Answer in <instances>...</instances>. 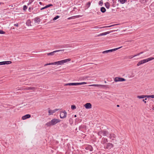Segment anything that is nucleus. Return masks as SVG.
<instances>
[{
	"mask_svg": "<svg viewBox=\"0 0 154 154\" xmlns=\"http://www.w3.org/2000/svg\"><path fill=\"white\" fill-rule=\"evenodd\" d=\"M60 120L59 119H54L51 121L45 124V125L48 127H50L51 126H53L58 123L60 122Z\"/></svg>",
	"mask_w": 154,
	"mask_h": 154,
	"instance_id": "obj_1",
	"label": "nucleus"
},
{
	"mask_svg": "<svg viewBox=\"0 0 154 154\" xmlns=\"http://www.w3.org/2000/svg\"><path fill=\"white\" fill-rule=\"evenodd\" d=\"M154 59V57H149L146 59H144L140 61L137 64V66H139L140 65L145 63L146 62H148V61L152 60Z\"/></svg>",
	"mask_w": 154,
	"mask_h": 154,
	"instance_id": "obj_2",
	"label": "nucleus"
},
{
	"mask_svg": "<svg viewBox=\"0 0 154 154\" xmlns=\"http://www.w3.org/2000/svg\"><path fill=\"white\" fill-rule=\"evenodd\" d=\"M87 82H83L80 83H71L65 84L64 85V86H66L68 85L69 86H77L79 85H84L87 84Z\"/></svg>",
	"mask_w": 154,
	"mask_h": 154,
	"instance_id": "obj_3",
	"label": "nucleus"
},
{
	"mask_svg": "<svg viewBox=\"0 0 154 154\" xmlns=\"http://www.w3.org/2000/svg\"><path fill=\"white\" fill-rule=\"evenodd\" d=\"M108 134V132L107 131H101L98 132V135L100 136V138L102 137V135L103 136H106Z\"/></svg>",
	"mask_w": 154,
	"mask_h": 154,
	"instance_id": "obj_4",
	"label": "nucleus"
},
{
	"mask_svg": "<svg viewBox=\"0 0 154 154\" xmlns=\"http://www.w3.org/2000/svg\"><path fill=\"white\" fill-rule=\"evenodd\" d=\"M122 47L121 46V47H119V48H114V49H110V50H106V51H103L102 52V53L103 54H105V53H108L109 52H112L114 51H116L120 48H122Z\"/></svg>",
	"mask_w": 154,
	"mask_h": 154,
	"instance_id": "obj_5",
	"label": "nucleus"
},
{
	"mask_svg": "<svg viewBox=\"0 0 154 154\" xmlns=\"http://www.w3.org/2000/svg\"><path fill=\"white\" fill-rule=\"evenodd\" d=\"M126 81V79L123 78L116 77L114 79L115 82H123Z\"/></svg>",
	"mask_w": 154,
	"mask_h": 154,
	"instance_id": "obj_6",
	"label": "nucleus"
},
{
	"mask_svg": "<svg viewBox=\"0 0 154 154\" xmlns=\"http://www.w3.org/2000/svg\"><path fill=\"white\" fill-rule=\"evenodd\" d=\"M67 113L65 111H61L60 114V117L61 119H63L66 117Z\"/></svg>",
	"mask_w": 154,
	"mask_h": 154,
	"instance_id": "obj_7",
	"label": "nucleus"
},
{
	"mask_svg": "<svg viewBox=\"0 0 154 154\" xmlns=\"http://www.w3.org/2000/svg\"><path fill=\"white\" fill-rule=\"evenodd\" d=\"M113 146V145L111 143H106L104 146V148L106 149H110Z\"/></svg>",
	"mask_w": 154,
	"mask_h": 154,
	"instance_id": "obj_8",
	"label": "nucleus"
},
{
	"mask_svg": "<svg viewBox=\"0 0 154 154\" xmlns=\"http://www.w3.org/2000/svg\"><path fill=\"white\" fill-rule=\"evenodd\" d=\"M109 137L110 139L111 140V142H112V141L115 140V139L116 137V135L114 133H111L109 134Z\"/></svg>",
	"mask_w": 154,
	"mask_h": 154,
	"instance_id": "obj_9",
	"label": "nucleus"
},
{
	"mask_svg": "<svg viewBox=\"0 0 154 154\" xmlns=\"http://www.w3.org/2000/svg\"><path fill=\"white\" fill-rule=\"evenodd\" d=\"M64 50V49H61L57 50L55 51L52 52L48 53L47 54V55L48 56H53L54 55V53H56L57 52H58L60 51H63Z\"/></svg>",
	"mask_w": 154,
	"mask_h": 154,
	"instance_id": "obj_10",
	"label": "nucleus"
},
{
	"mask_svg": "<svg viewBox=\"0 0 154 154\" xmlns=\"http://www.w3.org/2000/svg\"><path fill=\"white\" fill-rule=\"evenodd\" d=\"M48 115H52L53 113H55L56 112L58 111V109H56L54 110H51L50 109V108H48Z\"/></svg>",
	"mask_w": 154,
	"mask_h": 154,
	"instance_id": "obj_11",
	"label": "nucleus"
},
{
	"mask_svg": "<svg viewBox=\"0 0 154 154\" xmlns=\"http://www.w3.org/2000/svg\"><path fill=\"white\" fill-rule=\"evenodd\" d=\"M84 106L86 109H89L91 108L92 105L90 103H87L84 105Z\"/></svg>",
	"mask_w": 154,
	"mask_h": 154,
	"instance_id": "obj_12",
	"label": "nucleus"
},
{
	"mask_svg": "<svg viewBox=\"0 0 154 154\" xmlns=\"http://www.w3.org/2000/svg\"><path fill=\"white\" fill-rule=\"evenodd\" d=\"M31 117V115L30 114H26L22 117V119L23 120H25Z\"/></svg>",
	"mask_w": 154,
	"mask_h": 154,
	"instance_id": "obj_13",
	"label": "nucleus"
},
{
	"mask_svg": "<svg viewBox=\"0 0 154 154\" xmlns=\"http://www.w3.org/2000/svg\"><path fill=\"white\" fill-rule=\"evenodd\" d=\"M111 32V31H108L106 32H103L101 33H100L98 35V36H100L104 35H107V34H109Z\"/></svg>",
	"mask_w": 154,
	"mask_h": 154,
	"instance_id": "obj_14",
	"label": "nucleus"
},
{
	"mask_svg": "<svg viewBox=\"0 0 154 154\" xmlns=\"http://www.w3.org/2000/svg\"><path fill=\"white\" fill-rule=\"evenodd\" d=\"M107 142V139L103 137L102 138V140L101 141V143L102 144H104L106 143Z\"/></svg>",
	"mask_w": 154,
	"mask_h": 154,
	"instance_id": "obj_15",
	"label": "nucleus"
},
{
	"mask_svg": "<svg viewBox=\"0 0 154 154\" xmlns=\"http://www.w3.org/2000/svg\"><path fill=\"white\" fill-rule=\"evenodd\" d=\"M71 60V59L70 58H68L62 60L63 64L64 63H66L67 62L70 61Z\"/></svg>",
	"mask_w": 154,
	"mask_h": 154,
	"instance_id": "obj_16",
	"label": "nucleus"
},
{
	"mask_svg": "<svg viewBox=\"0 0 154 154\" xmlns=\"http://www.w3.org/2000/svg\"><path fill=\"white\" fill-rule=\"evenodd\" d=\"M34 21L35 23L39 24L40 22V20L38 17H36L34 19Z\"/></svg>",
	"mask_w": 154,
	"mask_h": 154,
	"instance_id": "obj_17",
	"label": "nucleus"
},
{
	"mask_svg": "<svg viewBox=\"0 0 154 154\" xmlns=\"http://www.w3.org/2000/svg\"><path fill=\"white\" fill-rule=\"evenodd\" d=\"M146 97V96L145 95H137V97L139 99L144 98Z\"/></svg>",
	"mask_w": 154,
	"mask_h": 154,
	"instance_id": "obj_18",
	"label": "nucleus"
},
{
	"mask_svg": "<svg viewBox=\"0 0 154 154\" xmlns=\"http://www.w3.org/2000/svg\"><path fill=\"white\" fill-rule=\"evenodd\" d=\"M100 88H109L108 86L107 85H100Z\"/></svg>",
	"mask_w": 154,
	"mask_h": 154,
	"instance_id": "obj_19",
	"label": "nucleus"
},
{
	"mask_svg": "<svg viewBox=\"0 0 154 154\" xmlns=\"http://www.w3.org/2000/svg\"><path fill=\"white\" fill-rule=\"evenodd\" d=\"M85 149L87 150H89L91 151H92V148L91 146H89L86 147Z\"/></svg>",
	"mask_w": 154,
	"mask_h": 154,
	"instance_id": "obj_20",
	"label": "nucleus"
},
{
	"mask_svg": "<svg viewBox=\"0 0 154 154\" xmlns=\"http://www.w3.org/2000/svg\"><path fill=\"white\" fill-rule=\"evenodd\" d=\"M31 22L30 20H28L26 22V24L28 26H31Z\"/></svg>",
	"mask_w": 154,
	"mask_h": 154,
	"instance_id": "obj_21",
	"label": "nucleus"
},
{
	"mask_svg": "<svg viewBox=\"0 0 154 154\" xmlns=\"http://www.w3.org/2000/svg\"><path fill=\"white\" fill-rule=\"evenodd\" d=\"M35 89V88L34 87H28L26 88L25 89V90H32L33 91H34V90Z\"/></svg>",
	"mask_w": 154,
	"mask_h": 154,
	"instance_id": "obj_22",
	"label": "nucleus"
},
{
	"mask_svg": "<svg viewBox=\"0 0 154 154\" xmlns=\"http://www.w3.org/2000/svg\"><path fill=\"white\" fill-rule=\"evenodd\" d=\"M100 11L102 13H104L106 11V9L103 7H101L100 9Z\"/></svg>",
	"mask_w": 154,
	"mask_h": 154,
	"instance_id": "obj_23",
	"label": "nucleus"
},
{
	"mask_svg": "<svg viewBox=\"0 0 154 154\" xmlns=\"http://www.w3.org/2000/svg\"><path fill=\"white\" fill-rule=\"evenodd\" d=\"M105 6L108 9L110 7V5L108 2H107L105 4Z\"/></svg>",
	"mask_w": 154,
	"mask_h": 154,
	"instance_id": "obj_24",
	"label": "nucleus"
},
{
	"mask_svg": "<svg viewBox=\"0 0 154 154\" xmlns=\"http://www.w3.org/2000/svg\"><path fill=\"white\" fill-rule=\"evenodd\" d=\"M121 4H124L127 1V0H118Z\"/></svg>",
	"mask_w": 154,
	"mask_h": 154,
	"instance_id": "obj_25",
	"label": "nucleus"
},
{
	"mask_svg": "<svg viewBox=\"0 0 154 154\" xmlns=\"http://www.w3.org/2000/svg\"><path fill=\"white\" fill-rule=\"evenodd\" d=\"M58 65H61L63 64L62 60L57 61Z\"/></svg>",
	"mask_w": 154,
	"mask_h": 154,
	"instance_id": "obj_26",
	"label": "nucleus"
},
{
	"mask_svg": "<svg viewBox=\"0 0 154 154\" xmlns=\"http://www.w3.org/2000/svg\"><path fill=\"white\" fill-rule=\"evenodd\" d=\"M5 64H9L11 63V61H5Z\"/></svg>",
	"mask_w": 154,
	"mask_h": 154,
	"instance_id": "obj_27",
	"label": "nucleus"
},
{
	"mask_svg": "<svg viewBox=\"0 0 154 154\" xmlns=\"http://www.w3.org/2000/svg\"><path fill=\"white\" fill-rule=\"evenodd\" d=\"M71 108L73 110L75 109L76 108V107L74 105H72L71 106Z\"/></svg>",
	"mask_w": 154,
	"mask_h": 154,
	"instance_id": "obj_28",
	"label": "nucleus"
},
{
	"mask_svg": "<svg viewBox=\"0 0 154 154\" xmlns=\"http://www.w3.org/2000/svg\"><path fill=\"white\" fill-rule=\"evenodd\" d=\"M53 6V5L51 4H49L48 5H46L45 6V8H48V7H49L51 6Z\"/></svg>",
	"mask_w": 154,
	"mask_h": 154,
	"instance_id": "obj_29",
	"label": "nucleus"
},
{
	"mask_svg": "<svg viewBox=\"0 0 154 154\" xmlns=\"http://www.w3.org/2000/svg\"><path fill=\"white\" fill-rule=\"evenodd\" d=\"M34 0H30L29 1L28 5H29L31 4V3L34 1Z\"/></svg>",
	"mask_w": 154,
	"mask_h": 154,
	"instance_id": "obj_30",
	"label": "nucleus"
},
{
	"mask_svg": "<svg viewBox=\"0 0 154 154\" xmlns=\"http://www.w3.org/2000/svg\"><path fill=\"white\" fill-rule=\"evenodd\" d=\"M147 97H151L152 98H154V95H148L147 96Z\"/></svg>",
	"mask_w": 154,
	"mask_h": 154,
	"instance_id": "obj_31",
	"label": "nucleus"
},
{
	"mask_svg": "<svg viewBox=\"0 0 154 154\" xmlns=\"http://www.w3.org/2000/svg\"><path fill=\"white\" fill-rule=\"evenodd\" d=\"M27 8V6L25 5L23 6V10L24 11H25L26 10Z\"/></svg>",
	"mask_w": 154,
	"mask_h": 154,
	"instance_id": "obj_32",
	"label": "nucleus"
},
{
	"mask_svg": "<svg viewBox=\"0 0 154 154\" xmlns=\"http://www.w3.org/2000/svg\"><path fill=\"white\" fill-rule=\"evenodd\" d=\"M116 25V24L112 25L109 26H107L103 27V28H104V27H106V28L110 27H111L112 26H114Z\"/></svg>",
	"mask_w": 154,
	"mask_h": 154,
	"instance_id": "obj_33",
	"label": "nucleus"
},
{
	"mask_svg": "<svg viewBox=\"0 0 154 154\" xmlns=\"http://www.w3.org/2000/svg\"><path fill=\"white\" fill-rule=\"evenodd\" d=\"M59 16H56L55 17H54V19H53V20H57V19H58V18H59Z\"/></svg>",
	"mask_w": 154,
	"mask_h": 154,
	"instance_id": "obj_34",
	"label": "nucleus"
},
{
	"mask_svg": "<svg viewBox=\"0 0 154 154\" xmlns=\"http://www.w3.org/2000/svg\"><path fill=\"white\" fill-rule=\"evenodd\" d=\"M51 65H58L57 61L55 62L54 63H51Z\"/></svg>",
	"mask_w": 154,
	"mask_h": 154,
	"instance_id": "obj_35",
	"label": "nucleus"
},
{
	"mask_svg": "<svg viewBox=\"0 0 154 154\" xmlns=\"http://www.w3.org/2000/svg\"><path fill=\"white\" fill-rule=\"evenodd\" d=\"M5 61H3L0 62V65H5Z\"/></svg>",
	"mask_w": 154,
	"mask_h": 154,
	"instance_id": "obj_36",
	"label": "nucleus"
},
{
	"mask_svg": "<svg viewBox=\"0 0 154 154\" xmlns=\"http://www.w3.org/2000/svg\"><path fill=\"white\" fill-rule=\"evenodd\" d=\"M134 57V56H133L132 55H130L128 56V58L129 59H131Z\"/></svg>",
	"mask_w": 154,
	"mask_h": 154,
	"instance_id": "obj_37",
	"label": "nucleus"
},
{
	"mask_svg": "<svg viewBox=\"0 0 154 154\" xmlns=\"http://www.w3.org/2000/svg\"><path fill=\"white\" fill-rule=\"evenodd\" d=\"M5 33V32H4L2 30H0V34H4Z\"/></svg>",
	"mask_w": 154,
	"mask_h": 154,
	"instance_id": "obj_38",
	"label": "nucleus"
},
{
	"mask_svg": "<svg viewBox=\"0 0 154 154\" xmlns=\"http://www.w3.org/2000/svg\"><path fill=\"white\" fill-rule=\"evenodd\" d=\"M51 65V63H47L45 64L44 65V66H47V65Z\"/></svg>",
	"mask_w": 154,
	"mask_h": 154,
	"instance_id": "obj_39",
	"label": "nucleus"
},
{
	"mask_svg": "<svg viewBox=\"0 0 154 154\" xmlns=\"http://www.w3.org/2000/svg\"><path fill=\"white\" fill-rule=\"evenodd\" d=\"M147 100V99L146 98L144 99H143L142 100V101L144 102L145 103H146V101H145V100Z\"/></svg>",
	"mask_w": 154,
	"mask_h": 154,
	"instance_id": "obj_40",
	"label": "nucleus"
},
{
	"mask_svg": "<svg viewBox=\"0 0 154 154\" xmlns=\"http://www.w3.org/2000/svg\"><path fill=\"white\" fill-rule=\"evenodd\" d=\"M97 84H93L91 85H89V86H96Z\"/></svg>",
	"mask_w": 154,
	"mask_h": 154,
	"instance_id": "obj_41",
	"label": "nucleus"
},
{
	"mask_svg": "<svg viewBox=\"0 0 154 154\" xmlns=\"http://www.w3.org/2000/svg\"><path fill=\"white\" fill-rule=\"evenodd\" d=\"M87 5H88V7H89L90 6V5H91V3H90V2H88L87 4Z\"/></svg>",
	"mask_w": 154,
	"mask_h": 154,
	"instance_id": "obj_42",
	"label": "nucleus"
},
{
	"mask_svg": "<svg viewBox=\"0 0 154 154\" xmlns=\"http://www.w3.org/2000/svg\"><path fill=\"white\" fill-rule=\"evenodd\" d=\"M103 4V2H101V1H100L99 2V4L101 5H102V4Z\"/></svg>",
	"mask_w": 154,
	"mask_h": 154,
	"instance_id": "obj_43",
	"label": "nucleus"
},
{
	"mask_svg": "<svg viewBox=\"0 0 154 154\" xmlns=\"http://www.w3.org/2000/svg\"><path fill=\"white\" fill-rule=\"evenodd\" d=\"M14 26H16L17 27H18V23L15 24H14Z\"/></svg>",
	"mask_w": 154,
	"mask_h": 154,
	"instance_id": "obj_44",
	"label": "nucleus"
},
{
	"mask_svg": "<svg viewBox=\"0 0 154 154\" xmlns=\"http://www.w3.org/2000/svg\"><path fill=\"white\" fill-rule=\"evenodd\" d=\"M97 87L100 88V85L97 84L96 86Z\"/></svg>",
	"mask_w": 154,
	"mask_h": 154,
	"instance_id": "obj_45",
	"label": "nucleus"
},
{
	"mask_svg": "<svg viewBox=\"0 0 154 154\" xmlns=\"http://www.w3.org/2000/svg\"><path fill=\"white\" fill-rule=\"evenodd\" d=\"M140 55V54L138 53V54H137L134 55V57H136V56H139Z\"/></svg>",
	"mask_w": 154,
	"mask_h": 154,
	"instance_id": "obj_46",
	"label": "nucleus"
},
{
	"mask_svg": "<svg viewBox=\"0 0 154 154\" xmlns=\"http://www.w3.org/2000/svg\"><path fill=\"white\" fill-rule=\"evenodd\" d=\"M45 8H45V7L42 8H41V10H43V9H45Z\"/></svg>",
	"mask_w": 154,
	"mask_h": 154,
	"instance_id": "obj_47",
	"label": "nucleus"
},
{
	"mask_svg": "<svg viewBox=\"0 0 154 154\" xmlns=\"http://www.w3.org/2000/svg\"><path fill=\"white\" fill-rule=\"evenodd\" d=\"M39 4H40V5H42V2H39Z\"/></svg>",
	"mask_w": 154,
	"mask_h": 154,
	"instance_id": "obj_48",
	"label": "nucleus"
},
{
	"mask_svg": "<svg viewBox=\"0 0 154 154\" xmlns=\"http://www.w3.org/2000/svg\"><path fill=\"white\" fill-rule=\"evenodd\" d=\"M143 53V52H140V53H139V54H142Z\"/></svg>",
	"mask_w": 154,
	"mask_h": 154,
	"instance_id": "obj_49",
	"label": "nucleus"
},
{
	"mask_svg": "<svg viewBox=\"0 0 154 154\" xmlns=\"http://www.w3.org/2000/svg\"><path fill=\"white\" fill-rule=\"evenodd\" d=\"M94 28L95 29H96L97 28V26H95Z\"/></svg>",
	"mask_w": 154,
	"mask_h": 154,
	"instance_id": "obj_50",
	"label": "nucleus"
},
{
	"mask_svg": "<svg viewBox=\"0 0 154 154\" xmlns=\"http://www.w3.org/2000/svg\"><path fill=\"white\" fill-rule=\"evenodd\" d=\"M117 107H119V105H117Z\"/></svg>",
	"mask_w": 154,
	"mask_h": 154,
	"instance_id": "obj_51",
	"label": "nucleus"
},
{
	"mask_svg": "<svg viewBox=\"0 0 154 154\" xmlns=\"http://www.w3.org/2000/svg\"><path fill=\"white\" fill-rule=\"evenodd\" d=\"M71 18V17H69V18H68V19H70Z\"/></svg>",
	"mask_w": 154,
	"mask_h": 154,
	"instance_id": "obj_52",
	"label": "nucleus"
},
{
	"mask_svg": "<svg viewBox=\"0 0 154 154\" xmlns=\"http://www.w3.org/2000/svg\"><path fill=\"white\" fill-rule=\"evenodd\" d=\"M74 117H76V115H75L74 116Z\"/></svg>",
	"mask_w": 154,
	"mask_h": 154,
	"instance_id": "obj_53",
	"label": "nucleus"
},
{
	"mask_svg": "<svg viewBox=\"0 0 154 154\" xmlns=\"http://www.w3.org/2000/svg\"><path fill=\"white\" fill-rule=\"evenodd\" d=\"M104 82H105V83H106V81H105Z\"/></svg>",
	"mask_w": 154,
	"mask_h": 154,
	"instance_id": "obj_54",
	"label": "nucleus"
},
{
	"mask_svg": "<svg viewBox=\"0 0 154 154\" xmlns=\"http://www.w3.org/2000/svg\"><path fill=\"white\" fill-rule=\"evenodd\" d=\"M152 109L153 110H154V107L152 108Z\"/></svg>",
	"mask_w": 154,
	"mask_h": 154,
	"instance_id": "obj_55",
	"label": "nucleus"
},
{
	"mask_svg": "<svg viewBox=\"0 0 154 154\" xmlns=\"http://www.w3.org/2000/svg\"><path fill=\"white\" fill-rule=\"evenodd\" d=\"M30 8H29V10H30Z\"/></svg>",
	"mask_w": 154,
	"mask_h": 154,
	"instance_id": "obj_56",
	"label": "nucleus"
},
{
	"mask_svg": "<svg viewBox=\"0 0 154 154\" xmlns=\"http://www.w3.org/2000/svg\"><path fill=\"white\" fill-rule=\"evenodd\" d=\"M2 2H0V4H2Z\"/></svg>",
	"mask_w": 154,
	"mask_h": 154,
	"instance_id": "obj_57",
	"label": "nucleus"
},
{
	"mask_svg": "<svg viewBox=\"0 0 154 154\" xmlns=\"http://www.w3.org/2000/svg\"><path fill=\"white\" fill-rule=\"evenodd\" d=\"M12 29H14V28L13 27Z\"/></svg>",
	"mask_w": 154,
	"mask_h": 154,
	"instance_id": "obj_58",
	"label": "nucleus"
}]
</instances>
